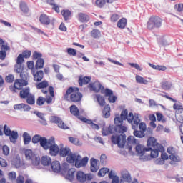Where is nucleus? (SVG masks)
<instances>
[{"label": "nucleus", "mask_w": 183, "mask_h": 183, "mask_svg": "<svg viewBox=\"0 0 183 183\" xmlns=\"http://www.w3.org/2000/svg\"><path fill=\"white\" fill-rule=\"evenodd\" d=\"M173 108L174 109H175L176 111V114H177L178 112H180V111H182L183 110V107L182 105H179L178 104H174L173 105Z\"/></svg>", "instance_id": "obj_59"}, {"label": "nucleus", "mask_w": 183, "mask_h": 183, "mask_svg": "<svg viewBox=\"0 0 183 183\" xmlns=\"http://www.w3.org/2000/svg\"><path fill=\"white\" fill-rule=\"evenodd\" d=\"M149 66L156 71H167V67L164 66L154 65L151 63H149Z\"/></svg>", "instance_id": "obj_38"}, {"label": "nucleus", "mask_w": 183, "mask_h": 183, "mask_svg": "<svg viewBox=\"0 0 183 183\" xmlns=\"http://www.w3.org/2000/svg\"><path fill=\"white\" fill-rule=\"evenodd\" d=\"M132 145H137V139L134 136H129L127 137V147L129 151H132Z\"/></svg>", "instance_id": "obj_24"}, {"label": "nucleus", "mask_w": 183, "mask_h": 183, "mask_svg": "<svg viewBox=\"0 0 183 183\" xmlns=\"http://www.w3.org/2000/svg\"><path fill=\"white\" fill-rule=\"evenodd\" d=\"M61 15L63 16L64 21H68L69 19V16H71V11L62 10Z\"/></svg>", "instance_id": "obj_49"}, {"label": "nucleus", "mask_w": 183, "mask_h": 183, "mask_svg": "<svg viewBox=\"0 0 183 183\" xmlns=\"http://www.w3.org/2000/svg\"><path fill=\"white\" fill-rule=\"evenodd\" d=\"M77 92L75 91V89L72 86L69 87L64 94V99H69L70 95V101L71 102H79L82 99V93L78 92L79 89H76Z\"/></svg>", "instance_id": "obj_2"}, {"label": "nucleus", "mask_w": 183, "mask_h": 183, "mask_svg": "<svg viewBox=\"0 0 183 183\" xmlns=\"http://www.w3.org/2000/svg\"><path fill=\"white\" fill-rule=\"evenodd\" d=\"M48 139L45 137H41L39 134L34 135L32 139L31 142L33 144H38V142L40 143V147H42L44 148L45 147V144H46Z\"/></svg>", "instance_id": "obj_10"}, {"label": "nucleus", "mask_w": 183, "mask_h": 183, "mask_svg": "<svg viewBox=\"0 0 183 183\" xmlns=\"http://www.w3.org/2000/svg\"><path fill=\"white\" fill-rule=\"evenodd\" d=\"M70 113L76 117V118H79V109H78L76 105L73 104L70 107Z\"/></svg>", "instance_id": "obj_31"}, {"label": "nucleus", "mask_w": 183, "mask_h": 183, "mask_svg": "<svg viewBox=\"0 0 183 183\" xmlns=\"http://www.w3.org/2000/svg\"><path fill=\"white\" fill-rule=\"evenodd\" d=\"M3 132L6 137H9V141L12 144H16V141H18L19 134L18 132L15 130H11V128L8 127V125L5 124L3 127Z\"/></svg>", "instance_id": "obj_3"}, {"label": "nucleus", "mask_w": 183, "mask_h": 183, "mask_svg": "<svg viewBox=\"0 0 183 183\" xmlns=\"http://www.w3.org/2000/svg\"><path fill=\"white\" fill-rule=\"evenodd\" d=\"M78 158H81V156L79 155L76 156V154H69L66 158V161L67 162H69V164H74V163L76 164Z\"/></svg>", "instance_id": "obj_32"}, {"label": "nucleus", "mask_w": 183, "mask_h": 183, "mask_svg": "<svg viewBox=\"0 0 183 183\" xmlns=\"http://www.w3.org/2000/svg\"><path fill=\"white\" fill-rule=\"evenodd\" d=\"M117 26L118 28H121L122 29H124L125 26H127V19L122 18L117 22Z\"/></svg>", "instance_id": "obj_45"}, {"label": "nucleus", "mask_w": 183, "mask_h": 183, "mask_svg": "<svg viewBox=\"0 0 183 183\" xmlns=\"http://www.w3.org/2000/svg\"><path fill=\"white\" fill-rule=\"evenodd\" d=\"M88 87L90 91H94V92H99V91H102V89H104V86L98 81L90 83Z\"/></svg>", "instance_id": "obj_15"}, {"label": "nucleus", "mask_w": 183, "mask_h": 183, "mask_svg": "<svg viewBox=\"0 0 183 183\" xmlns=\"http://www.w3.org/2000/svg\"><path fill=\"white\" fill-rule=\"evenodd\" d=\"M71 152V149L69 147L60 148L59 154L60 157H68V154Z\"/></svg>", "instance_id": "obj_35"}, {"label": "nucleus", "mask_w": 183, "mask_h": 183, "mask_svg": "<svg viewBox=\"0 0 183 183\" xmlns=\"http://www.w3.org/2000/svg\"><path fill=\"white\" fill-rule=\"evenodd\" d=\"M108 172H109V169H108L107 167H103L99 169V171L97 173V175H98L99 178H102V177L107 175V174H108Z\"/></svg>", "instance_id": "obj_39"}, {"label": "nucleus", "mask_w": 183, "mask_h": 183, "mask_svg": "<svg viewBox=\"0 0 183 183\" xmlns=\"http://www.w3.org/2000/svg\"><path fill=\"white\" fill-rule=\"evenodd\" d=\"M41 164L44 165V167H48V165L52 164V160L49 156H43L41 159Z\"/></svg>", "instance_id": "obj_30"}, {"label": "nucleus", "mask_w": 183, "mask_h": 183, "mask_svg": "<svg viewBox=\"0 0 183 183\" xmlns=\"http://www.w3.org/2000/svg\"><path fill=\"white\" fill-rule=\"evenodd\" d=\"M136 149V152L137 154H138L139 155H144V154H145V152H148V151H151V149H152V148L150 147H145L142 144H137L135 147Z\"/></svg>", "instance_id": "obj_17"}, {"label": "nucleus", "mask_w": 183, "mask_h": 183, "mask_svg": "<svg viewBox=\"0 0 183 183\" xmlns=\"http://www.w3.org/2000/svg\"><path fill=\"white\" fill-rule=\"evenodd\" d=\"M20 78H21L20 82L21 84V87L26 86V85H28V81L29 80V75L28 74L21 73Z\"/></svg>", "instance_id": "obj_23"}, {"label": "nucleus", "mask_w": 183, "mask_h": 183, "mask_svg": "<svg viewBox=\"0 0 183 183\" xmlns=\"http://www.w3.org/2000/svg\"><path fill=\"white\" fill-rule=\"evenodd\" d=\"M45 64V61L44 59H39L36 62V69H42L44 68V65Z\"/></svg>", "instance_id": "obj_42"}, {"label": "nucleus", "mask_w": 183, "mask_h": 183, "mask_svg": "<svg viewBox=\"0 0 183 183\" xmlns=\"http://www.w3.org/2000/svg\"><path fill=\"white\" fill-rule=\"evenodd\" d=\"M162 25V20L161 18L157 16H152L147 21V29H155L157 28H161Z\"/></svg>", "instance_id": "obj_4"}, {"label": "nucleus", "mask_w": 183, "mask_h": 183, "mask_svg": "<svg viewBox=\"0 0 183 183\" xmlns=\"http://www.w3.org/2000/svg\"><path fill=\"white\" fill-rule=\"evenodd\" d=\"M99 169V166H98V161L95 158H92L90 159V171L92 172H97Z\"/></svg>", "instance_id": "obj_22"}, {"label": "nucleus", "mask_w": 183, "mask_h": 183, "mask_svg": "<svg viewBox=\"0 0 183 183\" xmlns=\"http://www.w3.org/2000/svg\"><path fill=\"white\" fill-rule=\"evenodd\" d=\"M157 145H161L157 143V139L155 137H150L147 140V148H157Z\"/></svg>", "instance_id": "obj_26"}, {"label": "nucleus", "mask_w": 183, "mask_h": 183, "mask_svg": "<svg viewBox=\"0 0 183 183\" xmlns=\"http://www.w3.org/2000/svg\"><path fill=\"white\" fill-rule=\"evenodd\" d=\"M9 179L10 181H15L16 179V172H10L8 174Z\"/></svg>", "instance_id": "obj_55"}, {"label": "nucleus", "mask_w": 183, "mask_h": 183, "mask_svg": "<svg viewBox=\"0 0 183 183\" xmlns=\"http://www.w3.org/2000/svg\"><path fill=\"white\" fill-rule=\"evenodd\" d=\"M138 127L142 132H145L147 131V124L144 122H139Z\"/></svg>", "instance_id": "obj_58"}, {"label": "nucleus", "mask_w": 183, "mask_h": 183, "mask_svg": "<svg viewBox=\"0 0 183 183\" xmlns=\"http://www.w3.org/2000/svg\"><path fill=\"white\" fill-rule=\"evenodd\" d=\"M67 54H69L70 56H76V50L75 49L68 48Z\"/></svg>", "instance_id": "obj_56"}, {"label": "nucleus", "mask_w": 183, "mask_h": 183, "mask_svg": "<svg viewBox=\"0 0 183 183\" xmlns=\"http://www.w3.org/2000/svg\"><path fill=\"white\" fill-rule=\"evenodd\" d=\"M31 94V89L29 87H25L20 89L19 97L21 99H26Z\"/></svg>", "instance_id": "obj_20"}, {"label": "nucleus", "mask_w": 183, "mask_h": 183, "mask_svg": "<svg viewBox=\"0 0 183 183\" xmlns=\"http://www.w3.org/2000/svg\"><path fill=\"white\" fill-rule=\"evenodd\" d=\"M43 149H44L45 151H48L49 149V153L51 157H56V155L59 154V146L55 143V137H51L47 140Z\"/></svg>", "instance_id": "obj_1"}, {"label": "nucleus", "mask_w": 183, "mask_h": 183, "mask_svg": "<svg viewBox=\"0 0 183 183\" xmlns=\"http://www.w3.org/2000/svg\"><path fill=\"white\" fill-rule=\"evenodd\" d=\"M22 137L24 145H29V144H31V141H32V137H31V135H29V132H24Z\"/></svg>", "instance_id": "obj_29"}, {"label": "nucleus", "mask_w": 183, "mask_h": 183, "mask_svg": "<svg viewBox=\"0 0 183 183\" xmlns=\"http://www.w3.org/2000/svg\"><path fill=\"white\" fill-rule=\"evenodd\" d=\"M122 123L119 124H115L116 126L114 127V131L115 132H118L119 134H124V132H127L128 131V129L127 127L122 125Z\"/></svg>", "instance_id": "obj_21"}, {"label": "nucleus", "mask_w": 183, "mask_h": 183, "mask_svg": "<svg viewBox=\"0 0 183 183\" xmlns=\"http://www.w3.org/2000/svg\"><path fill=\"white\" fill-rule=\"evenodd\" d=\"M88 161H89V158H88V157H84L81 160H79V159L77 158L75 163L76 168L86 167V164H88Z\"/></svg>", "instance_id": "obj_19"}, {"label": "nucleus", "mask_w": 183, "mask_h": 183, "mask_svg": "<svg viewBox=\"0 0 183 183\" xmlns=\"http://www.w3.org/2000/svg\"><path fill=\"white\" fill-rule=\"evenodd\" d=\"M96 98L100 107H104V105H105V99L104 98V97L99 94H97Z\"/></svg>", "instance_id": "obj_48"}, {"label": "nucleus", "mask_w": 183, "mask_h": 183, "mask_svg": "<svg viewBox=\"0 0 183 183\" xmlns=\"http://www.w3.org/2000/svg\"><path fill=\"white\" fill-rule=\"evenodd\" d=\"M136 82H137V84H142L143 85H148L149 84L148 80L144 79V77L139 75L136 76Z\"/></svg>", "instance_id": "obj_37"}, {"label": "nucleus", "mask_w": 183, "mask_h": 183, "mask_svg": "<svg viewBox=\"0 0 183 183\" xmlns=\"http://www.w3.org/2000/svg\"><path fill=\"white\" fill-rule=\"evenodd\" d=\"M1 51H4L5 52H6V51H11V47L8 46V43L4 42V44L1 45Z\"/></svg>", "instance_id": "obj_57"}, {"label": "nucleus", "mask_w": 183, "mask_h": 183, "mask_svg": "<svg viewBox=\"0 0 183 183\" xmlns=\"http://www.w3.org/2000/svg\"><path fill=\"white\" fill-rule=\"evenodd\" d=\"M14 79H15V76H14V75L12 74H9L6 77V81H7L9 84H12Z\"/></svg>", "instance_id": "obj_63"}, {"label": "nucleus", "mask_w": 183, "mask_h": 183, "mask_svg": "<svg viewBox=\"0 0 183 183\" xmlns=\"http://www.w3.org/2000/svg\"><path fill=\"white\" fill-rule=\"evenodd\" d=\"M149 151H151V158H157L158 155H159V152H164V146L162 144H157V147L152 148Z\"/></svg>", "instance_id": "obj_13"}, {"label": "nucleus", "mask_w": 183, "mask_h": 183, "mask_svg": "<svg viewBox=\"0 0 183 183\" xmlns=\"http://www.w3.org/2000/svg\"><path fill=\"white\" fill-rule=\"evenodd\" d=\"M127 121L129 124H131L132 129H137L138 128V125H139V122H141V119H139V114L136 113L134 114L132 112H129V115L127 114Z\"/></svg>", "instance_id": "obj_7"}, {"label": "nucleus", "mask_w": 183, "mask_h": 183, "mask_svg": "<svg viewBox=\"0 0 183 183\" xmlns=\"http://www.w3.org/2000/svg\"><path fill=\"white\" fill-rule=\"evenodd\" d=\"M24 56L22 54H19L16 59V64H22L25 61V59H24Z\"/></svg>", "instance_id": "obj_61"}, {"label": "nucleus", "mask_w": 183, "mask_h": 183, "mask_svg": "<svg viewBox=\"0 0 183 183\" xmlns=\"http://www.w3.org/2000/svg\"><path fill=\"white\" fill-rule=\"evenodd\" d=\"M50 122H52V124H57L59 128H61V129H69V127L66 126L62 119L56 116H51L50 117Z\"/></svg>", "instance_id": "obj_8"}, {"label": "nucleus", "mask_w": 183, "mask_h": 183, "mask_svg": "<svg viewBox=\"0 0 183 183\" xmlns=\"http://www.w3.org/2000/svg\"><path fill=\"white\" fill-rule=\"evenodd\" d=\"M51 169L53 172H56V174L61 172V164L59 162L54 161L51 162Z\"/></svg>", "instance_id": "obj_27"}, {"label": "nucleus", "mask_w": 183, "mask_h": 183, "mask_svg": "<svg viewBox=\"0 0 183 183\" xmlns=\"http://www.w3.org/2000/svg\"><path fill=\"white\" fill-rule=\"evenodd\" d=\"M20 9L21 11L24 12V14H29V9L25 2L20 3Z\"/></svg>", "instance_id": "obj_47"}, {"label": "nucleus", "mask_w": 183, "mask_h": 183, "mask_svg": "<svg viewBox=\"0 0 183 183\" xmlns=\"http://www.w3.org/2000/svg\"><path fill=\"white\" fill-rule=\"evenodd\" d=\"M26 159L31 162L32 165L38 167L41 164V158L39 156L34 154L32 150L28 149L24 152Z\"/></svg>", "instance_id": "obj_5"}, {"label": "nucleus", "mask_w": 183, "mask_h": 183, "mask_svg": "<svg viewBox=\"0 0 183 183\" xmlns=\"http://www.w3.org/2000/svg\"><path fill=\"white\" fill-rule=\"evenodd\" d=\"M76 178L79 182H85V181H91L92 176L89 174H85L84 172H77Z\"/></svg>", "instance_id": "obj_11"}, {"label": "nucleus", "mask_w": 183, "mask_h": 183, "mask_svg": "<svg viewBox=\"0 0 183 183\" xmlns=\"http://www.w3.org/2000/svg\"><path fill=\"white\" fill-rule=\"evenodd\" d=\"M21 89H22V85L21 84L20 79L16 80L14 86H10V91H11V92H16V89H19L20 91Z\"/></svg>", "instance_id": "obj_25"}, {"label": "nucleus", "mask_w": 183, "mask_h": 183, "mask_svg": "<svg viewBox=\"0 0 183 183\" xmlns=\"http://www.w3.org/2000/svg\"><path fill=\"white\" fill-rule=\"evenodd\" d=\"M46 101V99L42 97H39L36 99V105H38L39 107H42V105H44V104H45Z\"/></svg>", "instance_id": "obj_52"}, {"label": "nucleus", "mask_w": 183, "mask_h": 183, "mask_svg": "<svg viewBox=\"0 0 183 183\" xmlns=\"http://www.w3.org/2000/svg\"><path fill=\"white\" fill-rule=\"evenodd\" d=\"M103 118H109L111 117V107L109 104L104 106L102 110Z\"/></svg>", "instance_id": "obj_28"}, {"label": "nucleus", "mask_w": 183, "mask_h": 183, "mask_svg": "<svg viewBox=\"0 0 183 183\" xmlns=\"http://www.w3.org/2000/svg\"><path fill=\"white\" fill-rule=\"evenodd\" d=\"M31 114H34V115H36L38 118L39 119L38 121L39 123L41 124V125L46 126L48 125V123L46 122V119H45V114L39 111H34L31 112Z\"/></svg>", "instance_id": "obj_16"}, {"label": "nucleus", "mask_w": 183, "mask_h": 183, "mask_svg": "<svg viewBox=\"0 0 183 183\" xmlns=\"http://www.w3.org/2000/svg\"><path fill=\"white\" fill-rule=\"evenodd\" d=\"M169 159H171L170 164L174 165V162H181V157L177 154L169 155Z\"/></svg>", "instance_id": "obj_36"}, {"label": "nucleus", "mask_w": 183, "mask_h": 183, "mask_svg": "<svg viewBox=\"0 0 183 183\" xmlns=\"http://www.w3.org/2000/svg\"><path fill=\"white\" fill-rule=\"evenodd\" d=\"M25 182V179L24 178V176L19 175L16 179V183H24Z\"/></svg>", "instance_id": "obj_64"}, {"label": "nucleus", "mask_w": 183, "mask_h": 183, "mask_svg": "<svg viewBox=\"0 0 183 183\" xmlns=\"http://www.w3.org/2000/svg\"><path fill=\"white\" fill-rule=\"evenodd\" d=\"M91 82V77L85 76V77H79V84L80 86H83V85H88Z\"/></svg>", "instance_id": "obj_33"}, {"label": "nucleus", "mask_w": 183, "mask_h": 183, "mask_svg": "<svg viewBox=\"0 0 183 183\" xmlns=\"http://www.w3.org/2000/svg\"><path fill=\"white\" fill-rule=\"evenodd\" d=\"M171 86H172V83H171V81H163L162 83V88L165 91H168V89H171Z\"/></svg>", "instance_id": "obj_46"}, {"label": "nucleus", "mask_w": 183, "mask_h": 183, "mask_svg": "<svg viewBox=\"0 0 183 183\" xmlns=\"http://www.w3.org/2000/svg\"><path fill=\"white\" fill-rule=\"evenodd\" d=\"M74 174H75V169L71 168L69 169L66 176V179L72 181L74 179Z\"/></svg>", "instance_id": "obj_41"}, {"label": "nucleus", "mask_w": 183, "mask_h": 183, "mask_svg": "<svg viewBox=\"0 0 183 183\" xmlns=\"http://www.w3.org/2000/svg\"><path fill=\"white\" fill-rule=\"evenodd\" d=\"M91 35L94 39L99 38V36H101V31L98 29H93L91 32Z\"/></svg>", "instance_id": "obj_53"}, {"label": "nucleus", "mask_w": 183, "mask_h": 183, "mask_svg": "<svg viewBox=\"0 0 183 183\" xmlns=\"http://www.w3.org/2000/svg\"><path fill=\"white\" fill-rule=\"evenodd\" d=\"M69 141L71 144H74V145H77L78 147H81L82 145V142L79 141V139L75 138V137H69Z\"/></svg>", "instance_id": "obj_44"}, {"label": "nucleus", "mask_w": 183, "mask_h": 183, "mask_svg": "<svg viewBox=\"0 0 183 183\" xmlns=\"http://www.w3.org/2000/svg\"><path fill=\"white\" fill-rule=\"evenodd\" d=\"M42 59V54L41 53H39L38 51H34L33 53V59L35 60V59Z\"/></svg>", "instance_id": "obj_60"}, {"label": "nucleus", "mask_w": 183, "mask_h": 183, "mask_svg": "<svg viewBox=\"0 0 183 183\" xmlns=\"http://www.w3.org/2000/svg\"><path fill=\"white\" fill-rule=\"evenodd\" d=\"M126 119L128 120V109H127L122 111L120 117H116L114 118V124H122Z\"/></svg>", "instance_id": "obj_12"}, {"label": "nucleus", "mask_w": 183, "mask_h": 183, "mask_svg": "<svg viewBox=\"0 0 183 183\" xmlns=\"http://www.w3.org/2000/svg\"><path fill=\"white\" fill-rule=\"evenodd\" d=\"M48 85H49L48 81H43L36 85V88L37 89H44L45 88H47Z\"/></svg>", "instance_id": "obj_50"}, {"label": "nucleus", "mask_w": 183, "mask_h": 183, "mask_svg": "<svg viewBox=\"0 0 183 183\" xmlns=\"http://www.w3.org/2000/svg\"><path fill=\"white\" fill-rule=\"evenodd\" d=\"M133 135L136 137V138H144L145 137V132L141 130H137V129H134Z\"/></svg>", "instance_id": "obj_43"}, {"label": "nucleus", "mask_w": 183, "mask_h": 183, "mask_svg": "<svg viewBox=\"0 0 183 183\" xmlns=\"http://www.w3.org/2000/svg\"><path fill=\"white\" fill-rule=\"evenodd\" d=\"M96 6H98V8H104L105 6V4H107L106 0H96Z\"/></svg>", "instance_id": "obj_54"}, {"label": "nucleus", "mask_w": 183, "mask_h": 183, "mask_svg": "<svg viewBox=\"0 0 183 183\" xmlns=\"http://www.w3.org/2000/svg\"><path fill=\"white\" fill-rule=\"evenodd\" d=\"M111 141L114 145H118L119 148H124L127 144V135L125 134L121 135H112Z\"/></svg>", "instance_id": "obj_6"}, {"label": "nucleus", "mask_w": 183, "mask_h": 183, "mask_svg": "<svg viewBox=\"0 0 183 183\" xmlns=\"http://www.w3.org/2000/svg\"><path fill=\"white\" fill-rule=\"evenodd\" d=\"M34 78L36 82H41V81H42L44 79V71L42 70L36 71V73L34 75Z\"/></svg>", "instance_id": "obj_34"}, {"label": "nucleus", "mask_w": 183, "mask_h": 183, "mask_svg": "<svg viewBox=\"0 0 183 183\" xmlns=\"http://www.w3.org/2000/svg\"><path fill=\"white\" fill-rule=\"evenodd\" d=\"M14 69L17 74H25V72H22V71H24V66H22V64H15Z\"/></svg>", "instance_id": "obj_51"}, {"label": "nucleus", "mask_w": 183, "mask_h": 183, "mask_svg": "<svg viewBox=\"0 0 183 183\" xmlns=\"http://www.w3.org/2000/svg\"><path fill=\"white\" fill-rule=\"evenodd\" d=\"M132 182V177H131V173L127 169L121 171L120 183H130Z\"/></svg>", "instance_id": "obj_9"}, {"label": "nucleus", "mask_w": 183, "mask_h": 183, "mask_svg": "<svg viewBox=\"0 0 183 183\" xmlns=\"http://www.w3.org/2000/svg\"><path fill=\"white\" fill-rule=\"evenodd\" d=\"M26 98V103L29 105H35V95L30 94Z\"/></svg>", "instance_id": "obj_40"}, {"label": "nucleus", "mask_w": 183, "mask_h": 183, "mask_svg": "<svg viewBox=\"0 0 183 183\" xmlns=\"http://www.w3.org/2000/svg\"><path fill=\"white\" fill-rule=\"evenodd\" d=\"M39 21L41 24H42V25L51 24L52 26V28H54V21H55V19L51 21V19H49V16H46V14H41L39 17Z\"/></svg>", "instance_id": "obj_14"}, {"label": "nucleus", "mask_w": 183, "mask_h": 183, "mask_svg": "<svg viewBox=\"0 0 183 183\" xmlns=\"http://www.w3.org/2000/svg\"><path fill=\"white\" fill-rule=\"evenodd\" d=\"M176 117L179 119V122L183 124V109L178 113H176Z\"/></svg>", "instance_id": "obj_62"}, {"label": "nucleus", "mask_w": 183, "mask_h": 183, "mask_svg": "<svg viewBox=\"0 0 183 183\" xmlns=\"http://www.w3.org/2000/svg\"><path fill=\"white\" fill-rule=\"evenodd\" d=\"M77 19L79 22L86 24V22H89L91 18L89 17V15H88L87 14L79 12L77 14Z\"/></svg>", "instance_id": "obj_18"}]
</instances>
